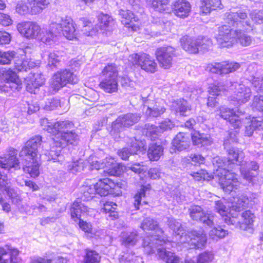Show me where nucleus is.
Listing matches in <instances>:
<instances>
[{
  "label": "nucleus",
  "instance_id": "nucleus-1",
  "mask_svg": "<svg viewBox=\"0 0 263 263\" xmlns=\"http://www.w3.org/2000/svg\"><path fill=\"white\" fill-rule=\"evenodd\" d=\"M55 132L53 133L54 137L49 151L46 149L42 155L47 160L62 163L64 157L61 154L62 147L70 144L77 145L79 136L74 131L73 123L69 121H59L54 123Z\"/></svg>",
  "mask_w": 263,
  "mask_h": 263
},
{
  "label": "nucleus",
  "instance_id": "nucleus-2",
  "mask_svg": "<svg viewBox=\"0 0 263 263\" xmlns=\"http://www.w3.org/2000/svg\"><path fill=\"white\" fill-rule=\"evenodd\" d=\"M41 142V136L33 137L26 142V145L20 153L24 172L33 178L37 177L40 174V164L37 161V153Z\"/></svg>",
  "mask_w": 263,
  "mask_h": 263
},
{
  "label": "nucleus",
  "instance_id": "nucleus-3",
  "mask_svg": "<svg viewBox=\"0 0 263 263\" xmlns=\"http://www.w3.org/2000/svg\"><path fill=\"white\" fill-rule=\"evenodd\" d=\"M223 91L233 92V95L229 98V101L235 106L247 103L251 96V91L249 87L242 83L230 81L218 83L217 85L212 87L210 90L211 94L213 95H218Z\"/></svg>",
  "mask_w": 263,
  "mask_h": 263
},
{
  "label": "nucleus",
  "instance_id": "nucleus-4",
  "mask_svg": "<svg viewBox=\"0 0 263 263\" xmlns=\"http://www.w3.org/2000/svg\"><path fill=\"white\" fill-rule=\"evenodd\" d=\"M18 32L27 39L37 38L43 43L51 44L53 42V33L47 29H41L36 23L32 22H25L19 23L17 25Z\"/></svg>",
  "mask_w": 263,
  "mask_h": 263
},
{
  "label": "nucleus",
  "instance_id": "nucleus-5",
  "mask_svg": "<svg viewBox=\"0 0 263 263\" xmlns=\"http://www.w3.org/2000/svg\"><path fill=\"white\" fill-rule=\"evenodd\" d=\"M116 184L108 178L101 179L95 184L86 185L82 187L81 192L82 195L81 200L89 201L92 199L96 194L101 196L107 195L111 189H114Z\"/></svg>",
  "mask_w": 263,
  "mask_h": 263
},
{
  "label": "nucleus",
  "instance_id": "nucleus-6",
  "mask_svg": "<svg viewBox=\"0 0 263 263\" xmlns=\"http://www.w3.org/2000/svg\"><path fill=\"white\" fill-rule=\"evenodd\" d=\"M226 23L236 27L238 30L249 31L252 29V25L248 17L246 9L235 8L226 12L224 15Z\"/></svg>",
  "mask_w": 263,
  "mask_h": 263
},
{
  "label": "nucleus",
  "instance_id": "nucleus-7",
  "mask_svg": "<svg viewBox=\"0 0 263 263\" xmlns=\"http://www.w3.org/2000/svg\"><path fill=\"white\" fill-rule=\"evenodd\" d=\"M49 31L54 34H62L66 39L72 40L76 37V29L72 19L69 16L56 18L50 25Z\"/></svg>",
  "mask_w": 263,
  "mask_h": 263
},
{
  "label": "nucleus",
  "instance_id": "nucleus-8",
  "mask_svg": "<svg viewBox=\"0 0 263 263\" xmlns=\"http://www.w3.org/2000/svg\"><path fill=\"white\" fill-rule=\"evenodd\" d=\"M78 78L70 69H60L55 72L49 81V90L51 93L58 91L67 83L76 84Z\"/></svg>",
  "mask_w": 263,
  "mask_h": 263
},
{
  "label": "nucleus",
  "instance_id": "nucleus-9",
  "mask_svg": "<svg viewBox=\"0 0 263 263\" xmlns=\"http://www.w3.org/2000/svg\"><path fill=\"white\" fill-rule=\"evenodd\" d=\"M88 162L91 169L99 170L105 167L106 170L104 172H106L110 176H119L123 171L122 165L117 163L111 157H107L104 160H101L96 156L90 155Z\"/></svg>",
  "mask_w": 263,
  "mask_h": 263
},
{
  "label": "nucleus",
  "instance_id": "nucleus-10",
  "mask_svg": "<svg viewBox=\"0 0 263 263\" xmlns=\"http://www.w3.org/2000/svg\"><path fill=\"white\" fill-rule=\"evenodd\" d=\"M118 71L115 64L106 66L102 71L100 87L106 92L112 93L118 90Z\"/></svg>",
  "mask_w": 263,
  "mask_h": 263
},
{
  "label": "nucleus",
  "instance_id": "nucleus-11",
  "mask_svg": "<svg viewBox=\"0 0 263 263\" xmlns=\"http://www.w3.org/2000/svg\"><path fill=\"white\" fill-rule=\"evenodd\" d=\"M217 175L219 176V183L223 190L229 194L236 193V190L239 187L240 183L237 179V175L229 170L222 169L221 165H218Z\"/></svg>",
  "mask_w": 263,
  "mask_h": 263
},
{
  "label": "nucleus",
  "instance_id": "nucleus-12",
  "mask_svg": "<svg viewBox=\"0 0 263 263\" xmlns=\"http://www.w3.org/2000/svg\"><path fill=\"white\" fill-rule=\"evenodd\" d=\"M140 116L138 114L127 113L120 115L112 122L113 134L116 133L120 134L125 128L133 126L140 120Z\"/></svg>",
  "mask_w": 263,
  "mask_h": 263
},
{
  "label": "nucleus",
  "instance_id": "nucleus-13",
  "mask_svg": "<svg viewBox=\"0 0 263 263\" xmlns=\"http://www.w3.org/2000/svg\"><path fill=\"white\" fill-rule=\"evenodd\" d=\"M4 84L1 82V90L8 92L10 90H19L22 88V82L16 74L10 69L2 72Z\"/></svg>",
  "mask_w": 263,
  "mask_h": 263
},
{
  "label": "nucleus",
  "instance_id": "nucleus-14",
  "mask_svg": "<svg viewBox=\"0 0 263 263\" xmlns=\"http://www.w3.org/2000/svg\"><path fill=\"white\" fill-rule=\"evenodd\" d=\"M128 61L134 65H138L147 72L153 73L155 72L157 64L155 61L150 58L148 54L135 53L129 56Z\"/></svg>",
  "mask_w": 263,
  "mask_h": 263
},
{
  "label": "nucleus",
  "instance_id": "nucleus-15",
  "mask_svg": "<svg viewBox=\"0 0 263 263\" xmlns=\"http://www.w3.org/2000/svg\"><path fill=\"white\" fill-rule=\"evenodd\" d=\"M237 29H231L230 26L222 25L218 28L216 39L220 47H229L235 41Z\"/></svg>",
  "mask_w": 263,
  "mask_h": 263
},
{
  "label": "nucleus",
  "instance_id": "nucleus-16",
  "mask_svg": "<svg viewBox=\"0 0 263 263\" xmlns=\"http://www.w3.org/2000/svg\"><path fill=\"white\" fill-rule=\"evenodd\" d=\"M240 67V64L236 62L223 61L220 63H212L208 64L206 70L220 75L226 74L233 72Z\"/></svg>",
  "mask_w": 263,
  "mask_h": 263
},
{
  "label": "nucleus",
  "instance_id": "nucleus-17",
  "mask_svg": "<svg viewBox=\"0 0 263 263\" xmlns=\"http://www.w3.org/2000/svg\"><path fill=\"white\" fill-rule=\"evenodd\" d=\"M189 212L190 217L193 220L199 221L205 226L211 227L215 226V222H216V217L212 215L206 214L200 206H191Z\"/></svg>",
  "mask_w": 263,
  "mask_h": 263
},
{
  "label": "nucleus",
  "instance_id": "nucleus-18",
  "mask_svg": "<svg viewBox=\"0 0 263 263\" xmlns=\"http://www.w3.org/2000/svg\"><path fill=\"white\" fill-rule=\"evenodd\" d=\"M219 115L224 120H229V122L235 128H239L244 120V112L237 109V111L233 109L222 106L219 109Z\"/></svg>",
  "mask_w": 263,
  "mask_h": 263
},
{
  "label": "nucleus",
  "instance_id": "nucleus-19",
  "mask_svg": "<svg viewBox=\"0 0 263 263\" xmlns=\"http://www.w3.org/2000/svg\"><path fill=\"white\" fill-rule=\"evenodd\" d=\"M233 135L235 136V134L231 133L230 134L231 139L226 140L223 143L224 148L227 149L228 153V161L231 163L234 164L235 162L238 165H243L244 153L238 148L233 147H229V144L230 141L233 142H237L236 138L232 137Z\"/></svg>",
  "mask_w": 263,
  "mask_h": 263
},
{
  "label": "nucleus",
  "instance_id": "nucleus-20",
  "mask_svg": "<svg viewBox=\"0 0 263 263\" xmlns=\"http://www.w3.org/2000/svg\"><path fill=\"white\" fill-rule=\"evenodd\" d=\"M174 52V48L171 46L162 47L157 49L156 55L161 67L164 69L171 67Z\"/></svg>",
  "mask_w": 263,
  "mask_h": 263
},
{
  "label": "nucleus",
  "instance_id": "nucleus-21",
  "mask_svg": "<svg viewBox=\"0 0 263 263\" xmlns=\"http://www.w3.org/2000/svg\"><path fill=\"white\" fill-rule=\"evenodd\" d=\"M242 124H246L244 133L245 136L251 137L254 131L263 130V120L260 117H247L244 114V120L241 125Z\"/></svg>",
  "mask_w": 263,
  "mask_h": 263
},
{
  "label": "nucleus",
  "instance_id": "nucleus-22",
  "mask_svg": "<svg viewBox=\"0 0 263 263\" xmlns=\"http://www.w3.org/2000/svg\"><path fill=\"white\" fill-rule=\"evenodd\" d=\"M143 103V110L146 116L148 117H158L163 114L165 108L157 104L154 105L153 100H151L147 97H142Z\"/></svg>",
  "mask_w": 263,
  "mask_h": 263
},
{
  "label": "nucleus",
  "instance_id": "nucleus-23",
  "mask_svg": "<svg viewBox=\"0 0 263 263\" xmlns=\"http://www.w3.org/2000/svg\"><path fill=\"white\" fill-rule=\"evenodd\" d=\"M130 147H124L118 152V155L123 160H127L129 156L137 154L138 152H142L144 148L143 143L138 142L136 139H130Z\"/></svg>",
  "mask_w": 263,
  "mask_h": 263
},
{
  "label": "nucleus",
  "instance_id": "nucleus-24",
  "mask_svg": "<svg viewBox=\"0 0 263 263\" xmlns=\"http://www.w3.org/2000/svg\"><path fill=\"white\" fill-rule=\"evenodd\" d=\"M16 151L13 149L11 153L6 155L4 157H0V167L8 172L12 168L15 170L20 169V162L16 158Z\"/></svg>",
  "mask_w": 263,
  "mask_h": 263
},
{
  "label": "nucleus",
  "instance_id": "nucleus-25",
  "mask_svg": "<svg viewBox=\"0 0 263 263\" xmlns=\"http://www.w3.org/2000/svg\"><path fill=\"white\" fill-rule=\"evenodd\" d=\"M190 234V236L187 235V237L189 238L186 243L188 242L196 249H200L205 246L207 238L203 230H193Z\"/></svg>",
  "mask_w": 263,
  "mask_h": 263
},
{
  "label": "nucleus",
  "instance_id": "nucleus-26",
  "mask_svg": "<svg viewBox=\"0 0 263 263\" xmlns=\"http://www.w3.org/2000/svg\"><path fill=\"white\" fill-rule=\"evenodd\" d=\"M166 244V241L158 236H147L143 239V247L147 254H152L155 252V249L159 246H163Z\"/></svg>",
  "mask_w": 263,
  "mask_h": 263
},
{
  "label": "nucleus",
  "instance_id": "nucleus-27",
  "mask_svg": "<svg viewBox=\"0 0 263 263\" xmlns=\"http://www.w3.org/2000/svg\"><path fill=\"white\" fill-rule=\"evenodd\" d=\"M168 225L173 231L176 239L179 240L181 243H186L189 237H187V234L182 224L176 219L170 218L168 219Z\"/></svg>",
  "mask_w": 263,
  "mask_h": 263
},
{
  "label": "nucleus",
  "instance_id": "nucleus-28",
  "mask_svg": "<svg viewBox=\"0 0 263 263\" xmlns=\"http://www.w3.org/2000/svg\"><path fill=\"white\" fill-rule=\"evenodd\" d=\"M191 145V138L189 134L180 132L173 139L172 147L174 149L182 151L188 149Z\"/></svg>",
  "mask_w": 263,
  "mask_h": 263
},
{
  "label": "nucleus",
  "instance_id": "nucleus-29",
  "mask_svg": "<svg viewBox=\"0 0 263 263\" xmlns=\"http://www.w3.org/2000/svg\"><path fill=\"white\" fill-rule=\"evenodd\" d=\"M234 217L238 218L239 222L231 224L234 226L236 228L242 230H247L248 228L249 229L254 218V214L250 211H247L241 214H237Z\"/></svg>",
  "mask_w": 263,
  "mask_h": 263
},
{
  "label": "nucleus",
  "instance_id": "nucleus-30",
  "mask_svg": "<svg viewBox=\"0 0 263 263\" xmlns=\"http://www.w3.org/2000/svg\"><path fill=\"white\" fill-rule=\"evenodd\" d=\"M215 209L216 212L221 216L224 222L228 224H235L239 222L237 218H235L234 216H232L230 212H228V209L221 200L215 202Z\"/></svg>",
  "mask_w": 263,
  "mask_h": 263
},
{
  "label": "nucleus",
  "instance_id": "nucleus-31",
  "mask_svg": "<svg viewBox=\"0 0 263 263\" xmlns=\"http://www.w3.org/2000/svg\"><path fill=\"white\" fill-rule=\"evenodd\" d=\"M171 109L176 114L186 116L190 112L191 107L186 100L179 99L172 102Z\"/></svg>",
  "mask_w": 263,
  "mask_h": 263
},
{
  "label": "nucleus",
  "instance_id": "nucleus-32",
  "mask_svg": "<svg viewBox=\"0 0 263 263\" xmlns=\"http://www.w3.org/2000/svg\"><path fill=\"white\" fill-rule=\"evenodd\" d=\"M191 6L190 4L185 0H177L174 4L173 9L175 14L180 17H187L190 12Z\"/></svg>",
  "mask_w": 263,
  "mask_h": 263
},
{
  "label": "nucleus",
  "instance_id": "nucleus-33",
  "mask_svg": "<svg viewBox=\"0 0 263 263\" xmlns=\"http://www.w3.org/2000/svg\"><path fill=\"white\" fill-rule=\"evenodd\" d=\"M245 162L246 165V167L243 166V165H240V171L243 178L249 182H251L253 181V178L257 175L256 172H252L251 171L256 172L258 170L259 165L257 162L255 161H245Z\"/></svg>",
  "mask_w": 263,
  "mask_h": 263
},
{
  "label": "nucleus",
  "instance_id": "nucleus-34",
  "mask_svg": "<svg viewBox=\"0 0 263 263\" xmlns=\"http://www.w3.org/2000/svg\"><path fill=\"white\" fill-rule=\"evenodd\" d=\"M88 211L87 205H85L80 199H77L72 204L70 208L71 216L72 218L78 220L81 219L82 216L86 215Z\"/></svg>",
  "mask_w": 263,
  "mask_h": 263
},
{
  "label": "nucleus",
  "instance_id": "nucleus-35",
  "mask_svg": "<svg viewBox=\"0 0 263 263\" xmlns=\"http://www.w3.org/2000/svg\"><path fill=\"white\" fill-rule=\"evenodd\" d=\"M180 43L182 48L191 53H196L199 51L197 38L185 35L180 39Z\"/></svg>",
  "mask_w": 263,
  "mask_h": 263
},
{
  "label": "nucleus",
  "instance_id": "nucleus-36",
  "mask_svg": "<svg viewBox=\"0 0 263 263\" xmlns=\"http://www.w3.org/2000/svg\"><path fill=\"white\" fill-rule=\"evenodd\" d=\"M199 7L200 12L205 14L217 8L221 9L223 8L221 0H200Z\"/></svg>",
  "mask_w": 263,
  "mask_h": 263
},
{
  "label": "nucleus",
  "instance_id": "nucleus-37",
  "mask_svg": "<svg viewBox=\"0 0 263 263\" xmlns=\"http://www.w3.org/2000/svg\"><path fill=\"white\" fill-rule=\"evenodd\" d=\"M0 191L11 198L15 194L10 179H8L4 171H0Z\"/></svg>",
  "mask_w": 263,
  "mask_h": 263
},
{
  "label": "nucleus",
  "instance_id": "nucleus-38",
  "mask_svg": "<svg viewBox=\"0 0 263 263\" xmlns=\"http://www.w3.org/2000/svg\"><path fill=\"white\" fill-rule=\"evenodd\" d=\"M159 257L166 263H180V258L171 251H167L163 247L157 249Z\"/></svg>",
  "mask_w": 263,
  "mask_h": 263
},
{
  "label": "nucleus",
  "instance_id": "nucleus-39",
  "mask_svg": "<svg viewBox=\"0 0 263 263\" xmlns=\"http://www.w3.org/2000/svg\"><path fill=\"white\" fill-rule=\"evenodd\" d=\"M193 143L198 146H204L211 144L212 141L209 135L194 131L192 134Z\"/></svg>",
  "mask_w": 263,
  "mask_h": 263
},
{
  "label": "nucleus",
  "instance_id": "nucleus-40",
  "mask_svg": "<svg viewBox=\"0 0 263 263\" xmlns=\"http://www.w3.org/2000/svg\"><path fill=\"white\" fill-rule=\"evenodd\" d=\"M147 3L159 12L165 11L166 13H170L172 10L168 0H147Z\"/></svg>",
  "mask_w": 263,
  "mask_h": 263
},
{
  "label": "nucleus",
  "instance_id": "nucleus-41",
  "mask_svg": "<svg viewBox=\"0 0 263 263\" xmlns=\"http://www.w3.org/2000/svg\"><path fill=\"white\" fill-rule=\"evenodd\" d=\"M119 14L124 19V20L122 21L123 24L128 25V27H131L133 31H136L137 30L138 27L132 24L134 22H136L138 20V18L136 17L135 14L132 11L128 10L121 9L119 11Z\"/></svg>",
  "mask_w": 263,
  "mask_h": 263
},
{
  "label": "nucleus",
  "instance_id": "nucleus-42",
  "mask_svg": "<svg viewBox=\"0 0 263 263\" xmlns=\"http://www.w3.org/2000/svg\"><path fill=\"white\" fill-rule=\"evenodd\" d=\"M163 153V147L160 144L152 143L147 151V156L151 161L158 160Z\"/></svg>",
  "mask_w": 263,
  "mask_h": 263
},
{
  "label": "nucleus",
  "instance_id": "nucleus-43",
  "mask_svg": "<svg viewBox=\"0 0 263 263\" xmlns=\"http://www.w3.org/2000/svg\"><path fill=\"white\" fill-rule=\"evenodd\" d=\"M99 27L102 30L109 31L115 25V21L108 14L101 13L99 15Z\"/></svg>",
  "mask_w": 263,
  "mask_h": 263
},
{
  "label": "nucleus",
  "instance_id": "nucleus-44",
  "mask_svg": "<svg viewBox=\"0 0 263 263\" xmlns=\"http://www.w3.org/2000/svg\"><path fill=\"white\" fill-rule=\"evenodd\" d=\"M88 160L85 162L83 159H80L77 160H73L70 163H68L67 165V170L72 173L76 174L78 172H81L84 170V168L86 167V163L90 164L88 162ZM90 169L92 170L89 165Z\"/></svg>",
  "mask_w": 263,
  "mask_h": 263
},
{
  "label": "nucleus",
  "instance_id": "nucleus-45",
  "mask_svg": "<svg viewBox=\"0 0 263 263\" xmlns=\"http://www.w3.org/2000/svg\"><path fill=\"white\" fill-rule=\"evenodd\" d=\"M31 14H36L42 11L49 4L47 0H32L28 3Z\"/></svg>",
  "mask_w": 263,
  "mask_h": 263
},
{
  "label": "nucleus",
  "instance_id": "nucleus-46",
  "mask_svg": "<svg viewBox=\"0 0 263 263\" xmlns=\"http://www.w3.org/2000/svg\"><path fill=\"white\" fill-rule=\"evenodd\" d=\"M233 198L232 208L235 211H240L249 203V198L243 194H241L240 196L237 197H233Z\"/></svg>",
  "mask_w": 263,
  "mask_h": 263
},
{
  "label": "nucleus",
  "instance_id": "nucleus-47",
  "mask_svg": "<svg viewBox=\"0 0 263 263\" xmlns=\"http://www.w3.org/2000/svg\"><path fill=\"white\" fill-rule=\"evenodd\" d=\"M117 205L111 201H107L104 204V207L102 208L101 211L108 214L107 217L114 220L118 218V214L115 211Z\"/></svg>",
  "mask_w": 263,
  "mask_h": 263
},
{
  "label": "nucleus",
  "instance_id": "nucleus-48",
  "mask_svg": "<svg viewBox=\"0 0 263 263\" xmlns=\"http://www.w3.org/2000/svg\"><path fill=\"white\" fill-rule=\"evenodd\" d=\"M122 244L126 247H133L138 241V235L136 232H133L123 233L122 235Z\"/></svg>",
  "mask_w": 263,
  "mask_h": 263
},
{
  "label": "nucleus",
  "instance_id": "nucleus-49",
  "mask_svg": "<svg viewBox=\"0 0 263 263\" xmlns=\"http://www.w3.org/2000/svg\"><path fill=\"white\" fill-rule=\"evenodd\" d=\"M228 235V231L223 229L221 226L214 227L209 232L210 237L214 240L224 238Z\"/></svg>",
  "mask_w": 263,
  "mask_h": 263
},
{
  "label": "nucleus",
  "instance_id": "nucleus-50",
  "mask_svg": "<svg viewBox=\"0 0 263 263\" xmlns=\"http://www.w3.org/2000/svg\"><path fill=\"white\" fill-rule=\"evenodd\" d=\"M243 30H238L237 29V34L236 35L235 41L239 43L242 46H249L252 41V38L250 35H247Z\"/></svg>",
  "mask_w": 263,
  "mask_h": 263
},
{
  "label": "nucleus",
  "instance_id": "nucleus-51",
  "mask_svg": "<svg viewBox=\"0 0 263 263\" xmlns=\"http://www.w3.org/2000/svg\"><path fill=\"white\" fill-rule=\"evenodd\" d=\"M150 185L143 186L134 196V206L137 210L139 209V205L142 198L144 197L146 194H149Z\"/></svg>",
  "mask_w": 263,
  "mask_h": 263
},
{
  "label": "nucleus",
  "instance_id": "nucleus-52",
  "mask_svg": "<svg viewBox=\"0 0 263 263\" xmlns=\"http://www.w3.org/2000/svg\"><path fill=\"white\" fill-rule=\"evenodd\" d=\"M59 52H50L48 55V66L51 69L57 68L60 65L61 58L59 55Z\"/></svg>",
  "mask_w": 263,
  "mask_h": 263
},
{
  "label": "nucleus",
  "instance_id": "nucleus-53",
  "mask_svg": "<svg viewBox=\"0 0 263 263\" xmlns=\"http://www.w3.org/2000/svg\"><path fill=\"white\" fill-rule=\"evenodd\" d=\"M15 55V52L14 51H3L0 50V64L8 65L10 64Z\"/></svg>",
  "mask_w": 263,
  "mask_h": 263
},
{
  "label": "nucleus",
  "instance_id": "nucleus-54",
  "mask_svg": "<svg viewBox=\"0 0 263 263\" xmlns=\"http://www.w3.org/2000/svg\"><path fill=\"white\" fill-rule=\"evenodd\" d=\"M100 261V256L98 253L93 250H86L84 263H99Z\"/></svg>",
  "mask_w": 263,
  "mask_h": 263
},
{
  "label": "nucleus",
  "instance_id": "nucleus-55",
  "mask_svg": "<svg viewBox=\"0 0 263 263\" xmlns=\"http://www.w3.org/2000/svg\"><path fill=\"white\" fill-rule=\"evenodd\" d=\"M145 127L146 131L144 132L146 136L151 138V140H155L161 134L158 126L147 124L145 125Z\"/></svg>",
  "mask_w": 263,
  "mask_h": 263
},
{
  "label": "nucleus",
  "instance_id": "nucleus-56",
  "mask_svg": "<svg viewBox=\"0 0 263 263\" xmlns=\"http://www.w3.org/2000/svg\"><path fill=\"white\" fill-rule=\"evenodd\" d=\"M199 51L205 52L208 51L212 45V42L210 39L206 37L199 36L197 38Z\"/></svg>",
  "mask_w": 263,
  "mask_h": 263
},
{
  "label": "nucleus",
  "instance_id": "nucleus-57",
  "mask_svg": "<svg viewBox=\"0 0 263 263\" xmlns=\"http://www.w3.org/2000/svg\"><path fill=\"white\" fill-rule=\"evenodd\" d=\"M33 66V63L27 60H18L15 62V69L18 71H27Z\"/></svg>",
  "mask_w": 263,
  "mask_h": 263
},
{
  "label": "nucleus",
  "instance_id": "nucleus-58",
  "mask_svg": "<svg viewBox=\"0 0 263 263\" xmlns=\"http://www.w3.org/2000/svg\"><path fill=\"white\" fill-rule=\"evenodd\" d=\"M15 11L20 15L30 14L29 5L23 1H18L17 2Z\"/></svg>",
  "mask_w": 263,
  "mask_h": 263
},
{
  "label": "nucleus",
  "instance_id": "nucleus-59",
  "mask_svg": "<svg viewBox=\"0 0 263 263\" xmlns=\"http://www.w3.org/2000/svg\"><path fill=\"white\" fill-rule=\"evenodd\" d=\"M157 227V221L150 218L144 219L141 224V228L143 230H155Z\"/></svg>",
  "mask_w": 263,
  "mask_h": 263
},
{
  "label": "nucleus",
  "instance_id": "nucleus-60",
  "mask_svg": "<svg viewBox=\"0 0 263 263\" xmlns=\"http://www.w3.org/2000/svg\"><path fill=\"white\" fill-rule=\"evenodd\" d=\"M5 249H6V251L10 252L9 255L10 257L9 263H18L19 262L20 259L19 257H18V255L19 254L18 250L16 248H13L11 246L9 245H6L5 246Z\"/></svg>",
  "mask_w": 263,
  "mask_h": 263
},
{
  "label": "nucleus",
  "instance_id": "nucleus-61",
  "mask_svg": "<svg viewBox=\"0 0 263 263\" xmlns=\"http://www.w3.org/2000/svg\"><path fill=\"white\" fill-rule=\"evenodd\" d=\"M251 83L253 89L258 94L263 93V77H254Z\"/></svg>",
  "mask_w": 263,
  "mask_h": 263
},
{
  "label": "nucleus",
  "instance_id": "nucleus-62",
  "mask_svg": "<svg viewBox=\"0 0 263 263\" xmlns=\"http://www.w3.org/2000/svg\"><path fill=\"white\" fill-rule=\"evenodd\" d=\"M81 20L83 22L84 29L82 30L83 33L86 36H91L98 31L97 29H95L92 28V24L85 18H82Z\"/></svg>",
  "mask_w": 263,
  "mask_h": 263
},
{
  "label": "nucleus",
  "instance_id": "nucleus-63",
  "mask_svg": "<svg viewBox=\"0 0 263 263\" xmlns=\"http://www.w3.org/2000/svg\"><path fill=\"white\" fill-rule=\"evenodd\" d=\"M214 259V254L212 252L205 251L200 254L198 258V263H211Z\"/></svg>",
  "mask_w": 263,
  "mask_h": 263
},
{
  "label": "nucleus",
  "instance_id": "nucleus-64",
  "mask_svg": "<svg viewBox=\"0 0 263 263\" xmlns=\"http://www.w3.org/2000/svg\"><path fill=\"white\" fill-rule=\"evenodd\" d=\"M40 123L43 129L47 130L48 133L52 134L55 132L54 123L50 122L48 119H41Z\"/></svg>",
  "mask_w": 263,
  "mask_h": 263
}]
</instances>
